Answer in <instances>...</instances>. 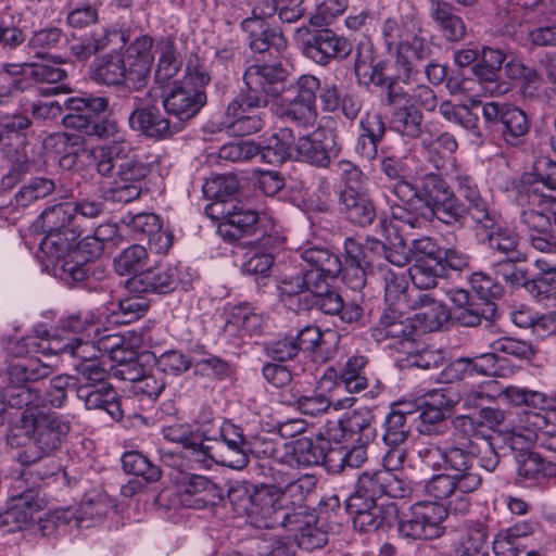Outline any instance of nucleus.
<instances>
[{
    "instance_id": "nucleus-63",
    "label": "nucleus",
    "mask_w": 556,
    "mask_h": 556,
    "mask_svg": "<svg viewBox=\"0 0 556 556\" xmlns=\"http://www.w3.org/2000/svg\"><path fill=\"white\" fill-rule=\"evenodd\" d=\"M148 256L144 247L140 244L129 245L114 258L115 271L121 276L137 273L147 264Z\"/></svg>"
},
{
    "instance_id": "nucleus-49",
    "label": "nucleus",
    "mask_w": 556,
    "mask_h": 556,
    "mask_svg": "<svg viewBox=\"0 0 556 556\" xmlns=\"http://www.w3.org/2000/svg\"><path fill=\"white\" fill-rule=\"evenodd\" d=\"M52 371L51 365L45 364L37 357H29L10 366L9 379L11 383H25L47 378Z\"/></svg>"
},
{
    "instance_id": "nucleus-20",
    "label": "nucleus",
    "mask_w": 556,
    "mask_h": 556,
    "mask_svg": "<svg viewBox=\"0 0 556 556\" xmlns=\"http://www.w3.org/2000/svg\"><path fill=\"white\" fill-rule=\"evenodd\" d=\"M27 346H31L36 352L40 345L36 343V339H28ZM47 346H41L43 353L50 352L51 354H67L74 359H78V363H88L97 359L100 350L89 339L83 337H67L56 334L52 339H47Z\"/></svg>"
},
{
    "instance_id": "nucleus-19",
    "label": "nucleus",
    "mask_w": 556,
    "mask_h": 556,
    "mask_svg": "<svg viewBox=\"0 0 556 556\" xmlns=\"http://www.w3.org/2000/svg\"><path fill=\"white\" fill-rule=\"evenodd\" d=\"M455 188L460 198L467 202L465 208L471 218L483 228H493L494 215L488 201L481 195L473 178L466 172H457L453 177Z\"/></svg>"
},
{
    "instance_id": "nucleus-28",
    "label": "nucleus",
    "mask_w": 556,
    "mask_h": 556,
    "mask_svg": "<svg viewBox=\"0 0 556 556\" xmlns=\"http://www.w3.org/2000/svg\"><path fill=\"white\" fill-rule=\"evenodd\" d=\"M76 394L87 409H102L115 420L124 416L121 397L112 387L105 383L100 387L81 384L76 388Z\"/></svg>"
},
{
    "instance_id": "nucleus-64",
    "label": "nucleus",
    "mask_w": 556,
    "mask_h": 556,
    "mask_svg": "<svg viewBox=\"0 0 556 556\" xmlns=\"http://www.w3.org/2000/svg\"><path fill=\"white\" fill-rule=\"evenodd\" d=\"M460 479L455 475H434L425 485L427 494L435 500H455L460 494Z\"/></svg>"
},
{
    "instance_id": "nucleus-4",
    "label": "nucleus",
    "mask_w": 556,
    "mask_h": 556,
    "mask_svg": "<svg viewBox=\"0 0 556 556\" xmlns=\"http://www.w3.org/2000/svg\"><path fill=\"white\" fill-rule=\"evenodd\" d=\"M70 421L55 414L23 410L20 426L12 429L8 443L23 447L17 455L22 465H30L56 451L70 431Z\"/></svg>"
},
{
    "instance_id": "nucleus-10",
    "label": "nucleus",
    "mask_w": 556,
    "mask_h": 556,
    "mask_svg": "<svg viewBox=\"0 0 556 556\" xmlns=\"http://www.w3.org/2000/svg\"><path fill=\"white\" fill-rule=\"evenodd\" d=\"M412 493L410 483L386 468L366 470L356 481L352 501L377 502L383 495L404 498Z\"/></svg>"
},
{
    "instance_id": "nucleus-5",
    "label": "nucleus",
    "mask_w": 556,
    "mask_h": 556,
    "mask_svg": "<svg viewBox=\"0 0 556 556\" xmlns=\"http://www.w3.org/2000/svg\"><path fill=\"white\" fill-rule=\"evenodd\" d=\"M381 35L389 51L395 50L397 78L409 80L415 61L430 56L431 43L422 35L419 20L409 13L399 21L387 18L381 26Z\"/></svg>"
},
{
    "instance_id": "nucleus-52",
    "label": "nucleus",
    "mask_w": 556,
    "mask_h": 556,
    "mask_svg": "<svg viewBox=\"0 0 556 556\" xmlns=\"http://www.w3.org/2000/svg\"><path fill=\"white\" fill-rule=\"evenodd\" d=\"M466 212L465 206L451 190L426 212H421V215L434 216L444 224L454 225L460 223Z\"/></svg>"
},
{
    "instance_id": "nucleus-27",
    "label": "nucleus",
    "mask_w": 556,
    "mask_h": 556,
    "mask_svg": "<svg viewBox=\"0 0 556 556\" xmlns=\"http://www.w3.org/2000/svg\"><path fill=\"white\" fill-rule=\"evenodd\" d=\"M447 296L459 309L456 318L463 326H478L482 319L490 320L495 314V304L493 302L477 301L464 289L450 290Z\"/></svg>"
},
{
    "instance_id": "nucleus-8",
    "label": "nucleus",
    "mask_w": 556,
    "mask_h": 556,
    "mask_svg": "<svg viewBox=\"0 0 556 556\" xmlns=\"http://www.w3.org/2000/svg\"><path fill=\"white\" fill-rule=\"evenodd\" d=\"M450 504L446 506L431 501L415 503L409 516L400 520L397 532L402 538L409 540H432L440 538L443 532V521L446 519Z\"/></svg>"
},
{
    "instance_id": "nucleus-58",
    "label": "nucleus",
    "mask_w": 556,
    "mask_h": 556,
    "mask_svg": "<svg viewBox=\"0 0 556 556\" xmlns=\"http://www.w3.org/2000/svg\"><path fill=\"white\" fill-rule=\"evenodd\" d=\"M55 190L53 180L43 177L31 179L28 184L22 186L15 193V204L20 207H27L36 201L46 198Z\"/></svg>"
},
{
    "instance_id": "nucleus-11",
    "label": "nucleus",
    "mask_w": 556,
    "mask_h": 556,
    "mask_svg": "<svg viewBox=\"0 0 556 556\" xmlns=\"http://www.w3.org/2000/svg\"><path fill=\"white\" fill-rule=\"evenodd\" d=\"M301 48L303 54L318 65H327L333 59L343 60L353 50L346 38L328 28L307 33Z\"/></svg>"
},
{
    "instance_id": "nucleus-48",
    "label": "nucleus",
    "mask_w": 556,
    "mask_h": 556,
    "mask_svg": "<svg viewBox=\"0 0 556 556\" xmlns=\"http://www.w3.org/2000/svg\"><path fill=\"white\" fill-rule=\"evenodd\" d=\"M383 281L384 300L389 308H407L412 289L408 288L405 277L401 273L388 269L383 273Z\"/></svg>"
},
{
    "instance_id": "nucleus-35",
    "label": "nucleus",
    "mask_w": 556,
    "mask_h": 556,
    "mask_svg": "<svg viewBox=\"0 0 556 556\" xmlns=\"http://www.w3.org/2000/svg\"><path fill=\"white\" fill-rule=\"evenodd\" d=\"M498 399L515 406L526 405L541 410L556 409V394L516 386L503 388L498 384Z\"/></svg>"
},
{
    "instance_id": "nucleus-12",
    "label": "nucleus",
    "mask_w": 556,
    "mask_h": 556,
    "mask_svg": "<svg viewBox=\"0 0 556 556\" xmlns=\"http://www.w3.org/2000/svg\"><path fill=\"white\" fill-rule=\"evenodd\" d=\"M386 103L394 109L391 117L393 130L410 138L420 135L422 114L414 108L408 91L394 83H390L387 89Z\"/></svg>"
},
{
    "instance_id": "nucleus-14",
    "label": "nucleus",
    "mask_w": 556,
    "mask_h": 556,
    "mask_svg": "<svg viewBox=\"0 0 556 556\" xmlns=\"http://www.w3.org/2000/svg\"><path fill=\"white\" fill-rule=\"evenodd\" d=\"M548 428L545 415L525 410L518 413L509 428L502 432L503 442L513 451H525L535 445L540 434Z\"/></svg>"
},
{
    "instance_id": "nucleus-34",
    "label": "nucleus",
    "mask_w": 556,
    "mask_h": 556,
    "mask_svg": "<svg viewBox=\"0 0 556 556\" xmlns=\"http://www.w3.org/2000/svg\"><path fill=\"white\" fill-rule=\"evenodd\" d=\"M295 136L291 128L282 127L275 130L260 148V155L263 162L278 165L289 159H293Z\"/></svg>"
},
{
    "instance_id": "nucleus-60",
    "label": "nucleus",
    "mask_w": 556,
    "mask_h": 556,
    "mask_svg": "<svg viewBox=\"0 0 556 556\" xmlns=\"http://www.w3.org/2000/svg\"><path fill=\"white\" fill-rule=\"evenodd\" d=\"M418 191L420 208H424V212H426L437 201L447 194L451 188L439 175L430 173L421 178Z\"/></svg>"
},
{
    "instance_id": "nucleus-23",
    "label": "nucleus",
    "mask_w": 556,
    "mask_h": 556,
    "mask_svg": "<svg viewBox=\"0 0 556 556\" xmlns=\"http://www.w3.org/2000/svg\"><path fill=\"white\" fill-rule=\"evenodd\" d=\"M152 47V37L143 35L134 40L126 51L128 83L136 89L142 87L149 78L153 61Z\"/></svg>"
},
{
    "instance_id": "nucleus-42",
    "label": "nucleus",
    "mask_w": 556,
    "mask_h": 556,
    "mask_svg": "<svg viewBox=\"0 0 556 556\" xmlns=\"http://www.w3.org/2000/svg\"><path fill=\"white\" fill-rule=\"evenodd\" d=\"M276 112L281 117L302 128L313 127L317 118L316 106L295 97L291 99L282 98L277 105Z\"/></svg>"
},
{
    "instance_id": "nucleus-36",
    "label": "nucleus",
    "mask_w": 556,
    "mask_h": 556,
    "mask_svg": "<svg viewBox=\"0 0 556 556\" xmlns=\"http://www.w3.org/2000/svg\"><path fill=\"white\" fill-rule=\"evenodd\" d=\"M517 452V473L521 481L531 484L556 476V464L544 460L538 453L530 451V448Z\"/></svg>"
},
{
    "instance_id": "nucleus-40",
    "label": "nucleus",
    "mask_w": 556,
    "mask_h": 556,
    "mask_svg": "<svg viewBox=\"0 0 556 556\" xmlns=\"http://www.w3.org/2000/svg\"><path fill=\"white\" fill-rule=\"evenodd\" d=\"M257 220L258 214L255 211L243 205H233L225 222L219 225L218 231L224 237L237 240L245 233H251Z\"/></svg>"
},
{
    "instance_id": "nucleus-29",
    "label": "nucleus",
    "mask_w": 556,
    "mask_h": 556,
    "mask_svg": "<svg viewBox=\"0 0 556 556\" xmlns=\"http://www.w3.org/2000/svg\"><path fill=\"white\" fill-rule=\"evenodd\" d=\"M367 364V358L362 355L351 356L340 375V383L332 381L334 370L328 369L323 378L319 380V388L330 384L334 391L345 389L351 393H356L367 388V378L364 376L363 370Z\"/></svg>"
},
{
    "instance_id": "nucleus-54",
    "label": "nucleus",
    "mask_w": 556,
    "mask_h": 556,
    "mask_svg": "<svg viewBox=\"0 0 556 556\" xmlns=\"http://www.w3.org/2000/svg\"><path fill=\"white\" fill-rule=\"evenodd\" d=\"M456 556H489L486 532L481 526L465 530L455 544Z\"/></svg>"
},
{
    "instance_id": "nucleus-55",
    "label": "nucleus",
    "mask_w": 556,
    "mask_h": 556,
    "mask_svg": "<svg viewBox=\"0 0 556 556\" xmlns=\"http://www.w3.org/2000/svg\"><path fill=\"white\" fill-rule=\"evenodd\" d=\"M110 43V33L108 28H100L88 36L79 38L72 43L70 50L73 56L78 61H86L99 51L105 49Z\"/></svg>"
},
{
    "instance_id": "nucleus-17",
    "label": "nucleus",
    "mask_w": 556,
    "mask_h": 556,
    "mask_svg": "<svg viewBox=\"0 0 556 556\" xmlns=\"http://www.w3.org/2000/svg\"><path fill=\"white\" fill-rule=\"evenodd\" d=\"M349 506L353 509V526L361 532H372L389 528L395 521L397 508L393 503L378 504L377 502L352 501Z\"/></svg>"
},
{
    "instance_id": "nucleus-38",
    "label": "nucleus",
    "mask_w": 556,
    "mask_h": 556,
    "mask_svg": "<svg viewBox=\"0 0 556 556\" xmlns=\"http://www.w3.org/2000/svg\"><path fill=\"white\" fill-rule=\"evenodd\" d=\"M339 205L346 218L358 226H367L376 217V208L366 191L340 195Z\"/></svg>"
},
{
    "instance_id": "nucleus-37",
    "label": "nucleus",
    "mask_w": 556,
    "mask_h": 556,
    "mask_svg": "<svg viewBox=\"0 0 556 556\" xmlns=\"http://www.w3.org/2000/svg\"><path fill=\"white\" fill-rule=\"evenodd\" d=\"M430 16L445 39L459 41L465 37V23L458 15L453 13V8L448 2L430 0Z\"/></svg>"
},
{
    "instance_id": "nucleus-62",
    "label": "nucleus",
    "mask_w": 556,
    "mask_h": 556,
    "mask_svg": "<svg viewBox=\"0 0 556 556\" xmlns=\"http://www.w3.org/2000/svg\"><path fill=\"white\" fill-rule=\"evenodd\" d=\"M122 465L127 473L140 476L147 481H156L161 477V470L149 458L139 452H126L122 456Z\"/></svg>"
},
{
    "instance_id": "nucleus-53",
    "label": "nucleus",
    "mask_w": 556,
    "mask_h": 556,
    "mask_svg": "<svg viewBox=\"0 0 556 556\" xmlns=\"http://www.w3.org/2000/svg\"><path fill=\"white\" fill-rule=\"evenodd\" d=\"M4 401L8 405L16 408H24V410L35 409L38 413H42L41 407L42 396L37 390L24 384V383H12L4 390Z\"/></svg>"
},
{
    "instance_id": "nucleus-33",
    "label": "nucleus",
    "mask_w": 556,
    "mask_h": 556,
    "mask_svg": "<svg viewBox=\"0 0 556 556\" xmlns=\"http://www.w3.org/2000/svg\"><path fill=\"white\" fill-rule=\"evenodd\" d=\"M219 437L229 450V458L223 463L233 469H242L249 463L250 445L240 427L230 421L219 425Z\"/></svg>"
},
{
    "instance_id": "nucleus-2",
    "label": "nucleus",
    "mask_w": 556,
    "mask_h": 556,
    "mask_svg": "<svg viewBox=\"0 0 556 556\" xmlns=\"http://www.w3.org/2000/svg\"><path fill=\"white\" fill-rule=\"evenodd\" d=\"M271 483L256 488L240 483L230 488L228 497L239 516L270 517L279 508H304L317 484L312 473L296 476L283 464L270 468Z\"/></svg>"
},
{
    "instance_id": "nucleus-57",
    "label": "nucleus",
    "mask_w": 556,
    "mask_h": 556,
    "mask_svg": "<svg viewBox=\"0 0 556 556\" xmlns=\"http://www.w3.org/2000/svg\"><path fill=\"white\" fill-rule=\"evenodd\" d=\"M498 399V382L496 380H484L470 389L464 390L459 395V402L467 409L477 408L484 403Z\"/></svg>"
},
{
    "instance_id": "nucleus-51",
    "label": "nucleus",
    "mask_w": 556,
    "mask_h": 556,
    "mask_svg": "<svg viewBox=\"0 0 556 556\" xmlns=\"http://www.w3.org/2000/svg\"><path fill=\"white\" fill-rule=\"evenodd\" d=\"M304 526L300 528L299 534H294V541L302 549L313 551L323 547L328 541V533L325 522L320 521L314 514H308Z\"/></svg>"
},
{
    "instance_id": "nucleus-39",
    "label": "nucleus",
    "mask_w": 556,
    "mask_h": 556,
    "mask_svg": "<svg viewBox=\"0 0 556 556\" xmlns=\"http://www.w3.org/2000/svg\"><path fill=\"white\" fill-rule=\"evenodd\" d=\"M338 336L332 330L321 331L317 326L307 325L301 328L294 340L299 346V351H307L316 354L323 359L329 357L330 344L334 343Z\"/></svg>"
},
{
    "instance_id": "nucleus-41",
    "label": "nucleus",
    "mask_w": 556,
    "mask_h": 556,
    "mask_svg": "<svg viewBox=\"0 0 556 556\" xmlns=\"http://www.w3.org/2000/svg\"><path fill=\"white\" fill-rule=\"evenodd\" d=\"M55 470L59 471V468L56 466H53L51 471H46L43 473H41L38 470L26 469L23 471L22 477L15 480V488L17 489H22L24 482L27 483L28 481H30L27 491H23L21 494L14 495V497L16 498V503L14 504L13 511L24 506L27 507V511L24 513V521L30 519L33 513L39 509V504L36 501H34V496L31 494L33 490L38 485L39 481L54 476L56 473Z\"/></svg>"
},
{
    "instance_id": "nucleus-32",
    "label": "nucleus",
    "mask_w": 556,
    "mask_h": 556,
    "mask_svg": "<svg viewBox=\"0 0 556 556\" xmlns=\"http://www.w3.org/2000/svg\"><path fill=\"white\" fill-rule=\"evenodd\" d=\"M534 533V523L522 521L500 530L493 539L495 556H518L525 549L522 541Z\"/></svg>"
},
{
    "instance_id": "nucleus-30",
    "label": "nucleus",
    "mask_w": 556,
    "mask_h": 556,
    "mask_svg": "<svg viewBox=\"0 0 556 556\" xmlns=\"http://www.w3.org/2000/svg\"><path fill=\"white\" fill-rule=\"evenodd\" d=\"M264 317L248 304L231 306L225 317L224 331L230 337L257 334L262 331Z\"/></svg>"
},
{
    "instance_id": "nucleus-3",
    "label": "nucleus",
    "mask_w": 556,
    "mask_h": 556,
    "mask_svg": "<svg viewBox=\"0 0 556 556\" xmlns=\"http://www.w3.org/2000/svg\"><path fill=\"white\" fill-rule=\"evenodd\" d=\"M288 71L280 64H252L243 75L247 93L233 99L226 110V127L237 136H249L265 125L267 97H279L285 91Z\"/></svg>"
},
{
    "instance_id": "nucleus-7",
    "label": "nucleus",
    "mask_w": 556,
    "mask_h": 556,
    "mask_svg": "<svg viewBox=\"0 0 556 556\" xmlns=\"http://www.w3.org/2000/svg\"><path fill=\"white\" fill-rule=\"evenodd\" d=\"M476 451L477 443L466 437L445 447V469L460 479V494L450 501V508L455 514L465 515L470 510L468 494L476 491L482 482L477 471Z\"/></svg>"
},
{
    "instance_id": "nucleus-45",
    "label": "nucleus",
    "mask_w": 556,
    "mask_h": 556,
    "mask_svg": "<svg viewBox=\"0 0 556 556\" xmlns=\"http://www.w3.org/2000/svg\"><path fill=\"white\" fill-rule=\"evenodd\" d=\"M501 134L507 144L516 146L529 130L525 112L516 106L505 104L501 115Z\"/></svg>"
},
{
    "instance_id": "nucleus-47",
    "label": "nucleus",
    "mask_w": 556,
    "mask_h": 556,
    "mask_svg": "<svg viewBox=\"0 0 556 556\" xmlns=\"http://www.w3.org/2000/svg\"><path fill=\"white\" fill-rule=\"evenodd\" d=\"M291 511H288L289 508H279L276 509L270 517H258V516H248L253 522L260 523L265 528H276L281 527L287 531L293 532L294 534H299L300 528L304 526V521L306 520V516L304 508L300 509L296 507H290Z\"/></svg>"
},
{
    "instance_id": "nucleus-44",
    "label": "nucleus",
    "mask_w": 556,
    "mask_h": 556,
    "mask_svg": "<svg viewBox=\"0 0 556 556\" xmlns=\"http://www.w3.org/2000/svg\"><path fill=\"white\" fill-rule=\"evenodd\" d=\"M75 218L74 202H62L48 206L38 217V224L43 232L73 230L70 226Z\"/></svg>"
},
{
    "instance_id": "nucleus-9",
    "label": "nucleus",
    "mask_w": 556,
    "mask_h": 556,
    "mask_svg": "<svg viewBox=\"0 0 556 556\" xmlns=\"http://www.w3.org/2000/svg\"><path fill=\"white\" fill-rule=\"evenodd\" d=\"M305 266L302 268L305 290L313 295L326 292L330 282L341 273L339 256L325 247H308L300 252Z\"/></svg>"
},
{
    "instance_id": "nucleus-46",
    "label": "nucleus",
    "mask_w": 556,
    "mask_h": 556,
    "mask_svg": "<svg viewBox=\"0 0 556 556\" xmlns=\"http://www.w3.org/2000/svg\"><path fill=\"white\" fill-rule=\"evenodd\" d=\"M156 52L159 53V60L155 70V80L157 84H165L178 74L181 67V60L175 42L170 39L157 42Z\"/></svg>"
},
{
    "instance_id": "nucleus-25",
    "label": "nucleus",
    "mask_w": 556,
    "mask_h": 556,
    "mask_svg": "<svg viewBox=\"0 0 556 556\" xmlns=\"http://www.w3.org/2000/svg\"><path fill=\"white\" fill-rule=\"evenodd\" d=\"M283 465L289 467H311L321 465L328 457V445L318 438L302 437L285 445Z\"/></svg>"
},
{
    "instance_id": "nucleus-16",
    "label": "nucleus",
    "mask_w": 556,
    "mask_h": 556,
    "mask_svg": "<svg viewBox=\"0 0 556 556\" xmlns=\"http://www.w3.org/2000/svg\"><path fill=\"white\" fill-rule=\"evenodd\" d=\"M403 309L388 308L372 329L376 341L391 340L394 348L410 345L420 336L412 317H404Z\"/></svg>"
},
{
    "instance_id": "nucleus-50",
    "label": "nucleus",
    "mask_w": 556,
    "mask_h": 556,
    "mask_svg": "<svg viewBox=\"0 0 556 556\" xmlns=\"http://www.w3.org/2000/svg\"><path fill=\"white\" fill-rule=\"evenodd\" d=\"M108 511L109 505L104 496L86 495L76 511H65V519L67 522L74 519L75 526L80 528L85 521L101 520L106 516Z\"/></svg>"
},
{
    "instance_id": "nucleus-1",
    "label": "nucleus",
    "mask_w": 556,
    "mask_h": 556,
    "mask_svg": "<svg viewBox=\"0 0 556 556\" xmlns=\"http://www.w3.org/2000/svg\"><path fill=\"white\" fill-rule=\"evenodd\" d=\"M66 128L83 130L106 143L88 151L96 170L101 177L112 179L106 190L114 202L129 203L138 199L142 191V181L150 173L149 166L134 157H128L131 144L127 131L113 118L91 121L86 115L67 114L63 117Z\"/></svg>"
},
{
    "instance_id": "nucleus-43",
    "label": "nucleus",
    "mask_w": 556,
    "mask_h": 556,
    "mask_svg": "<svg viewBox=\"0 0 556 556\" xmlns=\"http://www.w3.org/2000/svg\"><path fill=\"white\" fill-rule=\"evenodd\" d=\"M293 159L319 167H326L330 162V155L317 132L300 136L295 140Z\"/></svg>"
},
{
    "instance_id": "nucleus-21",
    "label": "nucleus",
    "mask_w": 556,
    "mask_h": 556,
    "mask_svg": "<svg viewBox=\"0 0 556 556\" xmlns=\"http://www.w3.org/2000/svg\"><path fill=\"white\" fill-rule=\"evenodd\" d=\"M128 123L134 130L155 139L167 138L181 130L180 122L166 118L154 106L134 110L128 117Z\"/></svg>"
},
{
    "instance_id": "nucleus-59",
    "label": "nucleus",
    "mask_w": 556,
    "mask_h": 556,
    "mask_svg": "<svg viewBox=\"0 0 556 556\" xmlns=\"http://www.w3.org/2000/svg\"><path fill=\"white\" fill-rule=\"evenodd\" d=\"M93 78L105 85H119L128 81V66L125 59L110 56L103 60L93 71Z\"/></svg>"
},
{
    "instance_id": "nucleus-13",
    "label": "nucleus",
    "mask_w": 556,
    "mask_h": 556,
    "mask_svg": "<svg viewBox=\"0 0 556 556\" xmlns=\"http://www.w3.org/2000/svg\"><path fill=\"white\" fill-rule=\"evenodd\" d=\"M206 102V94L199 88L189 86L185 81L174 84L163 93V106L173 122H180L181 129L185 122L194 117Z\"/></svg>"
},
{
    "instance_id": "nucleus-26",
    "label": "nucleus",
    "mask_w": 556,
    "mask_h": 556,
    "mask_svg": "<svg viewBox=\"0 0 556 556\" xmlns=\"http://www.w3.org/2000/svg\"><path fill=\"white\" fill-rule=\"evenodd\" d=\"M126 225L138 237H147L156 253H166L173 244V235L162 230V223L153 213H138L126 218Z\"/></svg>"
},
{
    "instance_id": "nucleus-15",
    "label": "nucleus",
    "mask_w": 556,
    "mask_h": 556,
    "mask_svg": "<svg viewBox=\"0 0 556 556\" xmlns=\"http://www.w3.org/2000/svg\"><path fill=\"white\" fill-rule=\"evenodd\" d=\"M407 308L416 311L412 318L420 334L440 330L450 319V312L440 300L415 289H412Z\"/></svg>"
},
{
    "instance_id": "nucleus-22",
    "label": "nucleus",
    "mask_w": 556,
    "mask_h": 556,
    "mask_svg": "<svg viewBox=\"0 0 556 556\" xmlns=\"http://www.w3.org/2000/svg\"><path fill=\"white\" fill-rule=\"evenodd\" d=\"M538 204L539 210L522 211L521 224L530 231L529 239L534 249L541 252L556 251V238L551 233V215L544 207V194H542Z\"/></svg>"
},
{
    "instance_id": "nucleus-6",
    "label": "nucleus",
    "mask_w": 556,
    "mask_h": 556,
    "mask_svg": "<svg viewBox=\"0 0 556 556\" xmlns=\"http://www.w3.org/2000/svg\"><path fill=\"white\" fill-rule=\"evenodd\" d=\"M78 237L75 230L51 231L45 232L39 243L45 261L52 264L60 278L68 285L84 281L89 273Z\"/></svg>"
},
{
    "instance_id": "nucleus-61",
    "label": "nucleus",
    "mask_w": 556,
    "mask_h": 556,
    "mask_svg": "<svg viewBox=\"0 0 556 556\" xmlns=\"http://www.w3.org/2000/svg\"><path fill=\"white\" fill-rule=\"evenodd\" d=\"M337 174L343 185L340 195L366 191V175L350 161L341 160L337 163Z\"/></svg>"
},
{
    "instance_id": "nucleus-56",
    "label": "nucleus",
    "mask_w": 556,
    "mask_h": 556,
    "mask_svg": "<svg viewBox=\"0 0 556 556\" xmlns=\"http://www.w3.org/2000/svg\"><path fill=\"white\" fill-rule=\"evenodd\" d=\"M442 262L414 263L408 268V274L415 290L422 291L432 289L438 285L439 278L443 275Z\"/></svg>"
},
{
    "instance_id": "nucleus-31",
    "label": "nucleus",
    "mask_w": 556,
    "mask_h": 556,
    "mask_svg": "<svg viewBox=\"0 0 556 556\" xmlns=\"http://www.w3.org/2000/svg\"><path fill=\"white\" fill-rule=\"evenodd\" d=\"M386 64L376 62L374 45L368 39L361 40L355 49L354 72L358 81L364 85L382 86L387 81Z\"/></svg>"
},
{
    "instance_id": "nucleus-18",
    "label": "nucleus",
    "mask_w": 556,
    "mask_h": 556,
    "mask_svg": "<svg viewBox=\"0 0 556 556\" xmlns=\"http://www.w3.org/2000/svg\"><path fill=\"white\" fill-rule=\"evenodd\" d=\"M178 282L176 266L168 263H157L153 267L141 270L127 279L126 288L130 292H159L173 291Z\"/></svg>"
},
{
    "instance_id": "nucleus-24",
    "label": "nucleus",
    "mask_w": 556,
    "mask_h": 556,
    "mask_svg": "<svg viewBox=\"0 0 556 556\" xmlns=\"http://www.w3.org/2000/svg\"><path fill=\"white\" fill-rule=\"evenodd\" d=\"M241 28L247 35V42L255 53H263L269 50L283 51L288 41L280 30L271 28L266 21L257 18H244Z\"/></svg>"
}]
</instances>
